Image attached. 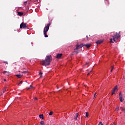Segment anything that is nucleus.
<instances>
[{
    "mask_svg": "<svg viewBox=\"0 0 125 125\" xmlns=\"http://www.w3.org/2000/svg\"><path fill=\"white\" fill-rule=\"evenodd\" d=\"M3 63H4L5 64H8V62H7L4 61V62H3Z\"/></svg>",
    "mask_w": 125,
    "mask_h": 125,
    "instance_id": "23",
    "label": "nucleus"
},
{
    "mask_svg": "<svg viewBox=\"0 0 125 125\" xmlns=\"http://www.w3.org/2000/svg\"><path fill=\"white\" fill-rule=\"evenodd\" d=\"M22 73L23 74H26V73H28V71H23Z\"/></svg>",
    "mask_w": 125,
    "mask_h": 125,
    "instance_id": "28",
    "label": "nucleus"
},
{
    "mask_svg": "<svg viewBox=\"0 0 125 125\" xmlns=\"http://www.w3.org/2000/svg\"><path fill=\"white\" fill-rule=\"evenodd\" d=\"M96 96V93H95L94 95V97H95V96Z\"/></svg>",
    "mask_w": 125,
    "mask_h": 125,
    "instance_id": "33",
    "label": "nucleus"
},
{
    "mask_svg": "<svg viewBox=\"0 0 125 125\" xmlns=\"http://www.w3.org/2000/svg\"><path fill=\"white\" fill-rule=\"evenodd\" d=\"M32 88V85H30L29 87L27 88V90L31 89Z\"/></svg>",
    "mask_w": 125,
    "mask_h": 125,
    "instance_id": "26",
    "label": "nucleus"
},
{
    "mask_svg": "<svg viewBox=\"0 0 125 125\" xmlns=\"http://www.w3.org/2000/svg\"><path fill=\"white\" fill-rule=\"evenodd\" d=\"M23 29H25V28H28V25H27V23L22 22L20 24V29H23Z\"/></svg>",
    "mask_w": 125,
    "mask_h": 125,
    "instance_id": "4",
    "label": "nucleus"
},
{
    "mask_svg": "<svg viewBox=\"0 0 125 125\" xmlns=\"http://www.w3.org/2000/svg\"><path fill=\"white\" fill-rule=\"evenodd\" d=\"M87 39H88V36H86Z\"/></svg>",
    "mask_w": 125,
    "mask_h": 125,
    "instance_id": "35",
    "label": "nucleus"
},
{
    "mask_svg": "<svg viewBox=\"0 0 125 125\" xmlns=\"http://www.w3.org/2000/svg\"><path fill=\"white\" fill-rule=\"evenodd\" d=\"M51 61H52V57L51 55L47 56L46 57V59L41 61L40 64L42 66H48V65H50Z\"/></svg>",
    "mask_w": 125,
    "mask_h": 125,
    "instance_id": "1",
    "label": "nucleus"
},
{
    "mask_svg": "<svg viewBox=\"0 0 125 125\" xmlns=\"http://www.w3.org/2000/svg\"><path fill=\"white\" fill-rule=\"evenodd\" d=\"M23 83L22 81H21V82H20V84H21V83Z\"/></svg>",
    "mask_w": 125,
    "mask_h": 125,
    "instance_id": "32",
    "label": "nucleus"
},
{
    "mask_svg": "<svg viewBox=\"0 0 125 125\" xmlns=\"http://www.w3.org/2000/svg\"><path fill=\"white\" fill-rule=\"evenodd\" d=\"M40 124H41V125H45L44 122H43V121H42L40 122Z\"/></svg>",
    "mask_w": 125,
    "mask_h": 125,
    "instance_id": "16",
    "label": "nucleus"
},
{
    "mask_svg": "<svg viewBox=\"0 0 125 125\" xmlns=\"http://www.w3.org/2000/svg\"><path fill=\"white\" fill-rule=\"evenodd\" d=\"M39 118L42 119V120H43V114H40L39 115Z\"/></svg>",
    "mask_w": 125,
    "mask_h": 125,
    "instance_id": "13",
    "label": "nucleus"
},
{
    "mask_svg": "<svg viewBox=\"0 0 125 125\" xmlns=\"http://www.w3.org/2000/svg\"><path fill=\"white\" fill-rule=\"evenodd\" d=\"M39 75H40V78H42V72L41 71L39 73Z\"/></svg>",
    "mask_w": 125,
    "mask_h": 125,
    "instance_id": "20",
    "label": "nucleus"
},
{
    "mask_svg": "<svg viewBox=\"0 0 125 125\" xmlns=\"http://www.w3.org/2000/svg\"><path fill=\"white\" fill-rule=\"evenodd\" d=\"M50 25H51L50 23H48L44 28L43 35H44L45 38H48V36L47 35V32H48V30H49V27L50 26Z\"/></svg>",
    "mask_w": 125,
    "mask_h": 125,
    "instance_id": "2",
    "label": "nucleus"
},
{
    "mask_svg": "<svg viewBox=\"0 0 125 125\" xmlns=\"http://www.w3.org/2000/svg\"><path fill=\"white\" fill-rule=\"evenodd\" d=\"M88 116H89L88 112H86V115H85V118H88Z\"/></svg>",
    "mask_w": 125,
    "mask_h": 125,
    "instance_id": "15",
    "label": "nucleus"
},
{
    "mask_svg": "<svg viewBox=\"0 0 125 125\" xmlns=\"http://www.w3.org/2000/svg\"><path fill=\"white\" fill-rule=\"evenodd\" d=\"M31 44H32V45H33V42H31Z\"/></svg>",
    "mask_w": 125,
    "mask_h": 125,
    "instance_id": "37",
    "label": "nucleus"
},
{
    "mask_svg": "<svg viewBox=\"0 0 125 125\" xmlns=\"http://www.w3.org/2000/svg\"><path fill=\"white\" fill-rule=\"evenodd\" d=\"M103 42V40H98L97 41L96 43L97 44H101Z\"/></svg>",
    "mask_w": 125,
    "mask_h": 125,
    "instance_id": "7",
    "label": "nucleus"
},
{
    "mask_svg": "<svg viewBox=\"0 0 125 125\" xmlns=\"http://www.w3.org/2000/svg\"><path fill=\"white\" fill-rule=\"evenodd\" d=\"M117 89H118V86L116 85L115 88L113 89V91H116V90H117Z\"/></svg>",
    "mask_w": 125,
    "mask_h": 125,
    "instance_id": "14",
    "label": "nucleus"
},
{
    "mask_svg": "<svg viewBox=\"0 0 125 125\" xmlns=\"http://www.w3.org/2000/svg\"><path fill=\"white\" fill-rule=\"evenodd\" d=\"M113 94H115V91H114V90H113L111 95H113Z\"/></svg>",
    "mask_w": 125,
    "mask_h": 125,
    "instance_id": "24",
    "label": "nucleus"
},
{
    "mask_svg": "<svg viewBox=\"0 0 125 125\" xmlns=\"http://www.w3.org/2000/svg\"><path fill=\"white\" fill-rule=\"evenodd\" d=\"M34 100H38V98L35 97L34 98Z\"/></svg>",
    "mask_w": 125,
    "mask_h": 125,
    "instance_id": "30",
    "label": "nucleus"
},
{
    "mask_svg": "<svg viewBox=\"0 0 125 125\" xmlns=\"http://www.w3.org/2000/svg\"><path fill=\"white\" fill-rule=\"evenodd\" d=\"M90 73H91V72H89V73L87 74V76H89V75H90Z\"/></svg>",
    "mask_w": 125,
    "mask_h": 125,
    "instance_id": "31",
    "label": "nucleus"
},
{
    "mask_svg": "<svg viewBox=\"0 0 125 125\" xmlns=\"http://www.w3.org/2000/svg\"><path fill=\"white\" fill-rule=\"evenodd\" d=\"M4 82H6V80L4 79Z\"/></svg>",
    "mask_w": 125,
    "mask_h": 125,
    "instance_id": "36",
    "label": "nucleus"
},
{
    "mask_svg": "<svg viewBox=\"0 0 125 125\" xmlns=\"http://www.w3.org/2000/svg\"><path fill=\"white\" fill-rule=\"evenodd\" d=\"M98 125H103V124H102V122H100Z\"/></svg>",
    "mask_w": 125,
    "mask_h": 125,
    "instance_id": "27",
    "label": "nucleus"
},
{
    "mask_svg": "<svg viewBox=\"0 0 125 125\" xmlns=\"http://www.w3.org/2000/svg\"><path fill=\"white\" fill-rule=\"evenodd\" d=\"M18 15H19V16H22V15H23V14H24V13L22 12H18Z\"/></svg>",
    "mask_w": 125,
    "mask_h": 125,
    "instance_id": "10",
    "label": "nucleus"
},
{
    "mask_svg": "<svg viewBox=\"0 0 125 125\" xmlns=\"http://www.w3.org/2000/svg\"><path fill=\"white\" fill-rule=\"evenodd\" d=\"M84 46H86L87 48H89V47L91 46V44H84Z\"/></svg>",
    "mask_w": 125,
    "mask_h": 125,
    "instance_id": "11",
    "label": "nucleus"
},
{
    "mask_svg": "<svg viewBox=\"0 0 125 125\" xmlns=\"http://www.w3.org/2000/svg\"><path fill=\"white\" fill-rule=\"evenodd\" d=\"M16 77L17 78H18L19 79H21V78H22V77H23V75H21V74H20V75H16Z\"/></svg>",
    "mask_w": 125,
    "mask_h": 125,
    "instance_id": "9",
    "label": "nucleus"
},
{
    "mask_svg": "<svg viewBox=\"0 0 125 125\" xmlns=\"http://www.w3.org/2000/svg\"><path fill=\"white\" fill-rule=\"evenodd\" d=\"M83 46H84V44L83 43L81 44L80 45H76V47L75 49L76 50L80 49V48H82Z\"/></svg>",
    "mask_w": 125,
    "mask_h": 125,
    "instance_id": "5",
    "label": "nucleus"
},
{
    "mask_svg": "<svg viewBox=\"0 0 125 125\" xmlns=\"http://www.w3.org/2000/svg\"><path fill=\"white\" fill-rule=\"evenodd\" d=\"M61 56H62V54H58L56 58L60 59V58H61Z\"/></svg>",
    "mask_w": 125,
    "mask_h": 125,
    "instance_id": "8",
    "label": "nucleus"
},
{
    "mask_svg": "<svg viewBox=\"0 0 125 125\" xmlns=\"http://www.w3.org/2000/svg\"><path fill=\"white\" fill-rule=\"evenodd\" d=\"M119 109H120V107L117 106V107H116V109H115V111H119Z\"/></svg>",
    "mask_w": 125,
    "mask_h": 125,
    "instance_id": "17",
    "label": "nucleus"
},
{
    "mask_svg": "<svg viewBox=\"0 0 125 125\" xmlns=\"http://www.w3.org/2000/svg\"><path fill=\"white\" fill-rule=\"evenodd\" d=\"M79 117V113H77L76 114V117L74 118V120H78V117Z\"/></svg>",
    "mask_w": 125,
    "mask_h": 125,
    "instance_id": "12",
    "label": "nucleus"
},
{
    "mask_svg": "<svg viewBox=\"0 0 125 125\" xmlns=\"http://www.w3.org/2000/svg\"><path fill=\"white\" fill-rule=\"evenodd\" d=\"M53 114V112L51 111V112H50V113H49V116H51Z\"/></svg>",
    "mask_w": 125,
    "mask_h": 125,
    "instance_id": "21",
    "label": "nucleus"
},
{
    "mask_svg": "<svg viewBox=\"0 0 125 125\" xmlns=\"http://www.w3.org/2000/svg\"><path fill=\"white\" fill-rule=\"evenodd\" d=\"M120 36L119 34H116V35L113 36V39H111L110 41V43H114L115 42H116V40H118L119 38H120Z\"/></svg>",
    "mask_w": 125,
    "mask_h": 125,
    "instance_id": "3",
    "label": "nucleus"
},
{
    "mask_svg": "<svg viewBox=\"0 0 125 125\" xmlns=\"http://www.w3.org/2000/svg\"><path fill=\"white\" fill-rule=\"evenodd\" d=\"M28 2V1H25V2H24V5H27V3Z\"/></svg>",
    "mask_w": 125,
    "mask_h": 125,
    "instance_id": "25",
    "label": "nucleus"
},
{
    "mask_svg": "<svg viewBox=\"0 0 125 125\" xmlns=\"http://www.w3.org/2000/svg\"><path fill=\"white\" fill-rule=\"evenodd\" d=\"M119 99L120 100V102H123V101L125 100L124 98H123V94H122V93H120L119 94Z\"/></svg>",
    "mask_w": 125,
    "mask_h": 125,
    "instance_id": "6",
    "label": "nucleus"
},
{
    "mask_svg": "<svg viewBox=\"0 0 125 125\" xmlns=\"http://www.w3.org/2000/svg\"><path fill=\"white\" fill-rule=\"evenodd\" d=\"M113 70H114V66H111V72H113Z\"/></svg>",
    "mask_w": 125,
    "mask_h": 125,
    "instance_id": "22",
    "label": "nucleus"
},
{
    "mask_svg": "<svg viewBox=\"0 0 125 125\" xmlns=\"http://www.w3.org/2000/svg\"><path fill=\"white\" fill-rule=\"evenodd\" d=\"M88 64H89L88 62H86V64H85V66H88Z\"/></svg>",
    "mask_w": 125,
    "mask_h": 125,
    "instance_id": "29",
    "label": "nucleus"
},
{
    "mask_svg": "<svg viewBox=\"0 0 125 125\" xmlns=\"http://www.w3.org/2000/svg\"><path fill=\"white\" fill-rule=\"evenodd\" d=\"M5 73H7L8 74H9V72L4 71L2 72L3 74H5Z\"/></svg>",
    "mask_w": 125,
    "mask_h": 125,
    "instance_id": "19",
    "label": "nucleus"
},
{
    "mask_svg": "<svg viewBox=\"0 0 125 125\" xmlns=\"http://www.w3.org/2000/svg\"><path fill=\"white\" fill-rule=\"evenodd\" d=\"M121 108L122 112H125V108H124L123 107H121Z\"/></svg>",
    "mask_w": 125,
    "mask_h": 125,
    "instance_id": "18",
    "label": "nucleus"
},
{
    "mask_svg": "<svg viewBox=\"0 0 125 125\" xmlns=\"http://www.w3.org/2000/svg\"><path fill=\"white\" fill-rule=\"evenodd\" d=\"M17 85H19V84H20V83H17Z\"/></svg>",
    "mask_w": 125,
    "mask_h": 125,
    "instance_id": "34",
    "label": "nucleus"
}]
</instances>
